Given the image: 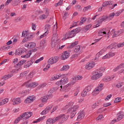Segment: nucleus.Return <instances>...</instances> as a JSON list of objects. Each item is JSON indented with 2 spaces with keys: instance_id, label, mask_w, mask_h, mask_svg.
<instances>
[{
  "instance_id": "obj_1",
  "label": "nucleus",
  "mask_w": 124,
  "mask_h": 124,
  "mask_svg": "<svg viewBox=\"0 0 124 124\" xmlns=\"http://www.w3.org/2000/svg\"><path fill=\"white\" fill-rule=\"evenodd\" d=\"M79 109V106H71V105H68L63 108V110L66 111L68 114H70L71 119H73L76 115V110Z\"/></svg>"
},
{
  "instance_id": "obj_2",
  "label": "nucleus",
  "mask_w": 124,
  "mask_h": 124,
  "mask_svg": "<svg viewBox=\"0 0 124 124\" xmlns=\"http://www.w3.org/2000/svg\"><path fill=\"white\" fill-rule=\"evenodd\" d=\"M32 116V113L31 111L25 112L22 114H21L19 117H17L14 122V124H18L21 120H23V121H26V120L31 118Z\"/></svg>"
},
{
  "instance_id": "obj_3",
  "label": "nucleus",
  "mask_w": 124,
  "mask_h": 124,
  "mask_svg": "<svg viewBox=\"0 0 124 124\" xmlns=\"http://www.w3.org/2000/svg\"><path fill=\"white\" fill-rule=\"evenodd\" d=\"M65 76H67V74H65V76H62V78L61 79V80L60 81H57L56 83L57 86H60V91H62V86L68 83V78H65Z\"/></svg>"
},
{
  "instance_id": "obj_4",
  "label": "nucleus",
  "mask_w": 124,
  "mask_h": 124,
  "mask_svg": "<svg viewBox=\"0 0 124 124\" xmlns=\"http://www.w3.org/2000/svg\"><path fill=\"white\" fill-rule=\"evenodd\" d=\"M22 86H25L26 88H35L38 86V83L36 82H31V80L28 81L22 84Z\"/></svg>"
},
{
  "instance_id": "obj_5",
  "label": "nucleus",
  "mask_w": 124,
  "mask_h": 124,
  "mask_svg": "<svg viewBox=\"0 0 124 124\" xmlns=\"http://www.w3.org/2000/svg\"><path fill=\"white\" fill-rule=\"evenodd\" d=\"M124 119V112H119L117 114V119H114L110 122L111 124H114L115 122H120L121 120Z\"/></svg>"
},
{
  "instance_id": "obj_6",
  "label": "nucleus",
  "mask_w": 124,
  "mask_h": 124,
  "mask_svg": "<svg viewBox=\"0 0 124 124\" xmlns=\"http://www.w3.org/2000/svg\"><path fill=\"white\" fill-rule=\"evenodd\" d=\"M55 122H58V121H60V120H61L62 123H63V122H65L68 119V117L67 116H66L65 114H61L58 117H57L56 118H54Z\"/></svg>"
},
{
  "instance_id": "obj_7",
  "label": "nucleus",
  "mask_w": 124,
  "mask_h": 124,
  "mask_svg": "<svg viewBox=\"0 0 124 124\" xmlns=\"http://www.w3.org/2000/svg\"><path fill=\"white\" fill-rule=\"evenodd\" d=\"M93 75L91 77V80H97L102 76V73H99L98 71H95L93 73Z\"/></svg>"
},
{
  "instance_id": "obj_8",
  "label": "nucleus",
  "mask_w": 124,
  "mask_h": 124,
  "mask_svg": "<svg viewBox=\"0 0 124 124\" xmlns=\"http://www.w3.org/2000/svg\"><path fill=\"white\" fill-rule=\"evenodd\" d=\"M58 37L53 36L51 39V47L55 48L58 45Z\"/></svg>"
},
{
  "instance_id": "obj_9",
  "label": "nucleus",
  "mask_w": 124,
  "mask_h": 124,
  "mask_svg": "<svg viewBox=\"0 0 124 124\" xmlns=\"http://www.w3.org/2000/svg\"><path fill=\"white\" fill-rule=\"evenodd\" d=\"M58 61H59V57L55 56L52 58H50L47 61L48 64H54L56 63Z\"/></svg>"
},
{
  "instance_id": "obj_10",
  "label": "nucleus",
  "mask_w": 124,
  "mask_h": 124,
  "mask_svg": "<svg viewBox=\"0 0 124 124\" xmlns=\"http://www.w3.org/2000/svg\"><path fill=\"white\" fill-rule=\"evenodd\" d=\"M108 5H112V1H106L104 2L102 4V7L100 8H99L98 11H102V10H104V8L103 7H107Z\"/></svg>"
},
{
  "instance_id": "obj_11",
  "label": "nucleus",
  "mask_w": 124,
  "mask_h": 124,
  "mask_svg": "<svg viewBox=\"0 0 124 124\" xmlns=\"http://www.w3.org/2000/svg\"><path fill=\"white\" fill-rule=\"evenodd\" d=\"M53 108L52 105H49L41 113V115H46L47 113H49L50 112V110H51Z\"/></svg>"
},
{
  "instance_id": "obj_12",
  "label": "nucleus",
  "mask_w": 124,
  "mask_h": 124,
  "mask_svg": "<svg viewBox=\"0 0 124 124\" xmlns=\"http://www.w3.org/2000/svg\"><path fill=\"white\" fill-rule=\"evenodd\" d=\"M95 65V63L93 62H88L85 66V69H87V70H90V69H92V68L94 67Z\"/></svg>"
},
{
  "instance_id": "obj_13",
  "label": "nucleus",
  "mask_w": 124,
  "mask_h": 124,
  "mask_svg": "<svg viewBox=\"0 0 124 124\" xmlns=\"http://www.w3.org/2000/svg\"><path fill=\"white\" fill-rule=\"evenodd\" d=\"M85 115V112L83 110H80L78 113L77 121H81L82 119H84Z\"/></svg>"
},
{
  "instance_id": "obj_14",
  "label": "nucleus",
  "mask_w": 124,
  "mask_h": 124,
  "mask_svg": "<svg viewBox=\"0 0 124 124\" xmlns=\"http://www.w3.org/2000/svg\"><path fill=\"white\" fill-rule=\"evenodd\" d=\"M35 100V96H29L27 97L24 101L25 103H31V102H32L33 100Z\"/></svg>"
},
{
  "instance_id": "obj_15",
  "label": "nucleus",
  "mask_w": 124,
  "mask_h": 124,
  "mask_svg": "<svg viewBox=\"0 0 124 124\" xmlns=\"http://www.w3.org/2000/svg\"><path fill=\"white\" fill-rule=\"evenodd\" d=\"M37 50V49H33L31 50V51H29L28 53H27L26 55H23L21 56V58H24L25 59H28L29 57H31V52H36Z\"/></svg>"
},
{
  "instance_id": "obj_16",
  "label": "nucleus",
  "mask_w": 124,
  "mask_h": 124,
  "mask_svg": "<svg viewBox=\"0 0 124 124\" xmlns=\"http://www.w3.org/2000/svg\"><path fill=\"white\" fill-rule=\"evenodd\" d=\"M25 47H27L28 48H31V49H32L36 46V44H35L34 42H31V43H26L25 45Z\"/></svg>"
},
{
  "instance_id": "obj_17",
  "label": "nucleus",
  "mask_w": 124,
  "mask_h": 124,
  "mask_svg": "<svg viewBox=\"0 0 124 124\" xmlns=\"http://www.w3.org/2000/svg\"><path fill=\"white\" fill-rule=\"evenodd\" d=\"M11 100L13 102L12 104L13 105H16L21 103V99L20 98H15L14 99H11Z\"/></svg>"
},
{
  "instance_id": "obj_18",
  "label": "nucleus",
  "mask_w": 124,
  "mask_h": 124,
  "mask_svg": "<svg viewBox=\"0 0 124 124\" xmlns=\"http://www.w3.org/2000/svg\"><path fill=\"white\" fill-rule=\"evenodd\" d=\"M107 50V47H104L102 49H101L99 52V53H98L96 55V57H95V60H97V59H98V58H99L100 55H102V54H103V53H105V52H106Z\"/></svg>"
},
{
  "instance_id": "obj_19",
  "label": "nucleus",
  "mask_w": 124,
  "mask_h": 124,
  "mask_svg": "<svg viewBox=\"0 0 124 124\" xmlns=\"http://www.w3.org/2000/svg\"><path fill=\"white\" fill-rule=\"evenodd\" d=\"M83 79V77L81 76H76L74 78H73V81L72 82V85H74V83L76 82V81H78L79 80H82Z\"/></svg>"
},
{
  "instance_id": "obj_20",
  "label": "nucleus",
  "mask_w": 124,
  "mask_h": 124,
  "mask_svg": "<svg viewBox=\"0 0 124 124\" xmlns=\"http://www.w3.org/2000/svg\"><path fill=\"white\" fill-rule=\"evenodd\" d=\"M24 53H25L24 48H18L16 50L15 55L16 56H20V55L24 54Z\"/></svg>"
},
{
  "instance_id": "obj_21",
  "label": "nucleus",
  "mask_w": 124,
  "mask_h": 124,
  "mask_svg": "<svg viewBox=\"0 0 124 124\" xmlns=\"http://www.w3.org/2000/svg\"><path fill=\"white\" fill-rule=\"evenodd\" d=\"M68 57H69V52H67V51H65L63 52V53L61 56L62 59L63 61L66 60L68 59Z\"/></svg>"
},
{
  "instance_id": "obj_22",
  "label": "nucleus",
  "mask_w": 124,
  "mask_h": 124,
  "mask_svg": "<svg viewBox=\"0 0 124 124\" xmlns=\"http://www.w3.org/2000/svg\"><path fill=\"white\" fill-rule=\"evenodd\" d=\"M115 56V53L114 52H109L107 55H105L102 57V60H105L106 59H109L111 57H114Z\"/></svg>"
},
{
  "instance_id": "obj_23",
  "label": "nucleus",
  "mask_w": 124,
  "mask_h": 124,
  "mask_svg": "<svg viewBox=\"0 0 124 124\" xmlns=\"http://www.w3.org/2000/svg\"><path fill=\"white\" fill-rule=\"evenodd\" d=\"M65 74H60L59 75H56L53 76V77L52 78L51 80H58V79L60 78H62V76H65Z\"/></svg>"
},
{
  "instance_id": "obj_24",
  "label": "nucleus",
  "mask_w": 124,
  "mask_h": 124,
  "mask_svg": "<svg viewBox=\"0 0 124 124\" xmlns=\"http://www.w3.org/2000/svg\"><path fill=\"white\" fill-rule=\"evenodd\" d=\"M33 34H35V33H33L32 34L30 35V37L27 36V37H26L25 38H24L21 42V44H23L25 43V42H27V41H28V40H30V39H31V36H32V35H33Z\"/></svg>"
},
{
  "instance_id": "obj_25",
  "label": "nucleus",
  "mask_w": 124,
  "mask_h": 124,
  "mask_svg": "<svg viewBox=\"0 0 124 124\" xmlns=\"http://www.w3.org/2000/svg\"><path fill=\"white\" fill-rule=\"evenodd\" d=\"M124 63H121L120 65L117 66L115 68L113 69V71L116 72V71H118L119 69H121V68H124Z\"/></svg>"
},
{
  "instance_id": "obj_26",
  "label": "nucleus",
  "mask_w": 124,
  "mask_h": 124,
  "mask_svg": "<svg viewBox=\"0 0 124 124\" xmlns=\"http://www.w3.org/2000/svg\"><path fill=\"white\" fill-rule=\"evenodd\" d=\"M13 75L12 74H9L8 75H5L2 77V79L3 80H7V79H9V78H11Z\"/></svg>"
},
{
  "instance_id": "obj_27",
  "label": "nucleus",
  "mask_w": 124,
  "mask_h": 124,
  "mask_svg": "<svg viewBox=\"0 0 124 124\" xmlns=\"http://www.w3.org/2000/svg\"><path fill=\"white\" fill-rule=\"evenodd\" d=\"M58 29V25H54L53 26V36H56V33H57V30Z\"/></svg>"
},
{
  "instance_id": "obj_28",
  "label": "nucleus",
  "mask_w": 124,
  "mask_h": 124,
  "mask_svg": "<svg viewBox=\"0 0 124 124\" xmlns=\"http://www.w3.org/2000/svg\"><path fill=\"white\" fill-rule=\"evenodd\" d=\"M54 123H56L55 121V119L54 118H49L46 121V124H54Z\"/></svg>"
},
{
  "instance_id": "obj_29",
  "label": "nucleus",
  "mask_w": 124,
  "mask_h": 124,
  "mask_svg": "<svg viewBox=\"0 0 124 124\" xmlns=\"http://www.w3.org/2000/svg\"><path fill=\"white\" fill-rule=\"evenodd\" d=\"M8 102V99L5 98L3 100H1L0 101V106H1V105H4V104H6Z\"/></svg>"
},
{
  "instance_id": "obj_30",
  "label": "nucleus",
  "mask_w": 124,
  "mask_h": 124,
  "mask_svg": "<svg viewBox=\"0 0 124 124\" xmlns=\"http://www.w3.org/2000/svg\"><path fill=\"white\" fill-rule=\"evenodd\" d=\"M68 34L69 35L70 38H72V37H74L75 35H76L74 30H72L70 32H68Z\"/></svg>"
},
{
  "instance_id": "obj_31",
  "label": "nucleus",
  "mask_w": 124,
  "mask_h": 124,
  "mask_svg": "<svg viewBox=\"0 0 124 124\" xmlns=\"http://www.w3.org/2000/svg\"><path fill=\"white\" fill-rule=\"evenodd\" d=\"M78 44V41H76L73 43L72 44H71L70 46H68V48H69V49H72V48H74Z\"/></svg>"
},
{
  "instance_id": "obj_32",
  "label": "nucleus",
  "mask_w": 124,
  "mask_h": 124,
  "mask_svg": "<svg viewBox=\"0 0 124 124\" xmlns=\"http://www.w3.org/2000/svg\"><path fill=\"white\" fill-rule=\"evenodd\" d=\"M31 65V60L25 63L24 65V67H25V68H28V67H30Z\"/></svg>"
},
{
  "instance_id": "obj_33",
  "label": "nucleus",
  "mask_w": 124,
  "mask_h": 124,
  "mask_svg": "<svg viewBox=\"0 0 124 124\" xmlns=\"http://www.w3.org/2000/svg\"><path fill=\"white\" fill-rule=\"evenodd\" d=\"M41 99L42 100V102L43 103H44L45 102H46L47 100H48V96L45 95L41 98Z\"/></svg>"
},
{
  "instance_id": "obj_34",
  "label": "nucleus",
  "mask_w": 124,
  "mask_h": 124,
  "mask_svg": "<svg viewBox=\"0 0 124 124\" xmlns=\"http://www.w3.org/2000/svg\"><path fill=\"white\" fill-rule=\"evenodd\" d=\"M90 93H88V92H86V90L84 89L81 93V96H82L83 97H85L86 95L89 96V95H90Z\"/></svg>"
},
{
  "instance_id": "obj_35",
  "label": "nucleus",
  "mask_w": 124,
  "mask_h": 124,
  "mask_svg": "<svg viewBox=\"0 0 124 124\" xmlns=\"http://www.w3.org/2000/svg\"><path fill=\"white\" fill-rule=\"evenodd\" d=\"M69 69V66L68 65H65L63 66V67L61 69V71H66Z\"/></svg>"
},
{
  "instance_id": "obj_36",
  "label": "nucleus",
  "mask_w": 124,
  "mask_h": 124,
  "mask_svg": "<svg viewBox=\"0 0 124 124\" xmlns=\"http://www.w3.org/2000/svg\"><path fill=\"white\" fill-rule=\"evenodd\" d=\"M60 88L61 87H54L51 89L49 92L50 93H55V92L58 91V90H59Z\"/></svg>"
},
{
  "instance_id": "obj_37",
  "label": "nucleus",
  "mask_w": 124,
  "mask_h": 124,
  "mask_svg": "<svg viewBox=\"0 0 124 124\" xmlns=\"http://www.w3.org/2000/svg\"><path fill=\"white\" fill-rule=\"evenodd\" d=\"M80 20H81V21L79 23V26H81V25H83V24H84V23H85V22H86V21L87 20V18L82 17V18H80Z\"/></svg>"
},
{
  "instance_id": "obj_38",
  "label": "nucleus",
  "mask_w": 124,
  "mask_h": 124,
  "mask_svg": "<svg viewBox=\"0 0 124 124\" xmlns=\"http://www.w3.org/2000/svg\"><path fill=\"white\" fill-rule=\"evenodd\" d=\"M29 35V33H28V31H23L22 32V37H28Z\"/></svg>"
},
{
  "instance_id": "obj_39",
  "label": "nucleus",
  "mask_w": 124,
  "mask_h": 124,
  "mask_svg": "<svg viewBox=\"0 0 124 124\" xmlns=\"http://www.w3.org/2000/svg\"><path fill=\"white\" fill-rule=\"evenodd\" d=\"M101 103V101L99 100L97 102H95V103L92 106V108H93L94 109L95 108H96V106H99V104Z\"/></svg>"
},
{
  "instance_id": "obj_40",
  "label": "nucleus",
  "mask_w": 124,
  "mask_h": 124,
  "mask_svg": "<svg viewBox=\"0 0 124 124\" xmlns=\"http://www.w3.org/2000/svg\"><path fill=\"white\" fill-rule=\"evenodd\" d=\"M111 80L112 79H111V78H110V77H106L104 78L103 79V82H110Z\"/></svg>"
},
{
  "instance_id": "obj_41",
  "label": "nucleus",
  "mask_w": 124,
  "mask_h": 124,
  "mask_svg": "<svg viewBox=\"0 0 124 124\" xmlns=\"http://www.w3.org/2000/svg\"><path fill=\"white\" fill-rule=\"evenodd\" d=\"M104 34H106V32L103 30H100L98 32L99 36H102V35H104Z\"/></svg>"
},
{
  "instance_id": "obj_42",
  "label": "nucleus",
  "mask_w": 124,
  "mask_h": 124,
  "mask_svg": "<svg viewBox=\"0 0 124 124\" xmlns=\"http://www.w3.org/2000/svg\"><path fill=\"white\" fill-rule=\"evenodd\" d=\"M47 42L46 40H42L40 42V47L41 48H44V44Z\"/></svg>"
},
{
  "instance_id": "obj_43",
  "label": "nucleus",
  "mask_w": 124,
  "mask_h": 124,
  "mask_svg": "<svg viewBox=\"0 0 124 124\" xmlns=\"http://www.w3.org/2000/svg\"><path fill=\"white\" fill-rule=\"evenodd\" d=\"M50 29H51V25L49 24H46L45 26V30L48 32L49 31H50Z\"/></svg>"
},
{
  "instance_id": "obj_44",
  "label": "nucleus",
  "mask_w": 124,
  "mask_h": 124,
  "mask_svg": "<svg viewBox=\"0 0 124 124\" xmlns=\"http://www.w3.org/2000/svg\"><path fill=\"white\" fill-rule=\"evenodd\" d=\"M80 49H81V46H77L75 47L74 52H75V53H78L79 52Z\"/></svg>"
},
{
  "instance_id": "obj_45",
  "label": "nucleus",
  "mask_w": 124,
  "mask_h": 124,
  "mask_svg": "<svg viewBox=\"0 0 124 124\" xmlns=\"http://www.w3.org/2000/svg\"><path fill=\"white\" fill-rule=\"evenodd\" d=\"M26 62H27L26 60H21L16 64V65L21 66V65H23V64H24Z\"/></svg>"
},
{
  "instance_id": "obj_46",
  "label": "nucleus",
  "mask_w": 124,
  "mask_h": 124,
  "mask_svg": "<svg viewBox=\"0 0 124 124\" xmlns=\"http://www.w3.org/2000/svg\"><path fill=\"white\" fill-rule=\"evenodd\" d=\"M115 47H116V44L113 43L108 46L107 48V49H113V48H115Z\"/></svg>"
},
{
  "instance_id": "obj_47",
  "label": "nucleus",
  "mask_w": 124,
  "mask_h": 124,
  "mask_svg": "<svg viewBox=\"0 0 124 124\" xmlns=\"http://www.w3.org/2000/svg\"><path fill=\"white\" fill-rule=\"evenodd\" d=\"M44 118L45 117L44 116L38 119L36 121L33 122V124H36L37 123H39V122H41L42 120H44Z\"/></svg>"
},
{
  "instance_id": "obj_48",
  "label": "nucleus",
  "mask_w": 124,
  "mask_h": 124,
  "mask_svg": "<svg viewBox=\"0 0 124 124\" xmlns=\"http://www.w3.org/2000/svg\"><path fill=\"white\" fill-rule=\"evenodd\" d=\"M105 71V67H101V68L97 70V71H98V72H99V73H102V72H104Z\"/></svg>"
},
{
  "instance_id": "obj_49",
  "label": "nucleus",
  "mask_w": 124,
  "mask_h": 124,
  "mask_svg": "<svg viewBox=\"0 0 124 124\" xmlns=\"http://www.w3.org/2000/svg\"><path fill=\"white\" fill-rule=\"evenodd\" d=\"M40 20H44L47 18V16H46L45 14L41 15L39 16Z\"/></svg>"
},
{
  "instance_id": "obj_50",
  "label": "nucleus",
  "mask_w": 124,
  "mask_h": 124,
  "mask_svg": "<svg viewBox=\"0 0 124 124\" xmlns=\"http://www.w3.org/2000/svg\"><path fill=\"white\" fill-rule=\"evenodd\" d=\"M84 90L86 92H87V93H90V92H91V91H92V88L91 87V86H88L87 87H86Z\"/></svg>"
},
{
  "instance_id": "obj_51",
  "label": "nucleus",
  "mask_w": 124,
  "mask_h": 124,
  "mask_svg": "<svg viewBox=\"0 0 124 124\" xmlns=\"http://www.w3.org/2000/svg\"><path fill=\"white\" fill-rule=\"evenodd\" d=\"M69 85H72V83H70V84L69 83L68 84L65 85L63 88V90L64 91H66V90H68L69 89V88H68V87L69 86Z\"/></svg>"
},
{
  "instance_id": "obj_52",
  "label": "nucleus",
  "mask_w": 124,
  "mask_h": 124,
  "mask_svg": "<svg viewBox=\"0 0 124 124\" xmlns=\"http://www.w3.org/2000/svg\"><path fill=\"white\" fill-rule=\"evenodd\" d=\"M73 30L74 31L75 33H76V34L77 33H78V32H80V31L82 30V29L80 28H78Z\"/></svg>"
},
{
  "instance_id": "obj_53",
  "label": "nucleus",
  "mask_w": 124,
  "mask_h": 124,
  "mask_svg": "<svg viewBox=\"0 0 124 124\" xmlns=\"http://www.w3.org/2000/svg\"><path fill=\"white\" fill-rule=\"evenodd\" d=\"M101 91V89L98 88V89H95L93 90V93H96V94H97Z\"/></svg>"
},
{
  "instance_id": "obj_54",
  "label": "nucleus",
  "mask_w": 124,
  "mask_h": 124,
  "mask_svg": "<svg viewBox=\"0 0 124 124\" xmlns=\"http://www.w3.org/2000/svg\"><path fill=\"white\" fill-rule=\"evenodd\" d=\"M68 38H70V37H69L68 33H66L64 38L62 39V40H66V39H68Z\"/></svg>"
},
{
  "instance_id": "obj_55",
  "label": "nucleus",
  "mask_w": 124,
  "mask_h": 124,
  "mask_svg": "<svg viewBox=\"0 0 124 124\" xmlns=\"http://www.w3.org/2000/svg\"><path fill=\"white\" fill-rule=\"evenodd\" d=\"M90 28H92V24H91L86 26L84 27V29H85V31H89L90 30Z\"/></svg>"
},
{
  "instance_id": "obj_56",
  "label": "nucleus",
  "mask_w": 124,
  "mask_h": 124,
  "mask_svg": "<svg viewBox=\"0 0 124 124\" xmlns=\"http://www.w3.org/2000/svg\"><path fill=\"white\" fill-rule=\"evenodd\" d=\"M44 59V57H41L40 59H37L35 61V63H38V62H41V61H43Z\"/></svg>"
},
{
  "instance_id": "obj_57",
  "label": "nucleus",
  "mask_w": 124,
  "mask_h": 124,
  "mask_svg": "<svg viewBox=\"0 0 124 124\" xmlns=\"http://www.w3.org/2000/svg\"><path fill=\"white\" fill-rule=\"evenodd\" d=\"M121 100H122V98L117 97V98H115V99L114 100V102L116 103H117L118 102H120Z\"/></svg>"
},
{
  "instance_id": "obj_58",
  "label": "nucleus",
  "mask_w": 124,
  "mask_h": 124,
  "mask_svg": "<svg viewBox=\"0 0 124 124\" xmlns=\"http://www.w3.org/2000/svg\"><path fill=\"white\" fill-rule=\"evenodd\" d=\"M108 18L109 17L108 16H102V18L101 19L103 20V21H105V20H107V19H108Z\"/></svg>"
},
{
  "instance_id": "obj_59",
  "label": "nucleus",
  "mask_w": 124,
  "mask_h": 124,
  "mask_svg": "<svg viewBox=\"0 0 124 124\" xmlns=\"http://www.w3.org/2000/svg\"><path fill=\"white\" fill-rule=\"evenodd\" d=\"M91 8V6H88L87 7H84L83 9V12H86V11H88L89 9Z\"/></svg>"
},
{
  "instance_id": "obj_60",
  "label": "nucleus",
  "mask_w": 124,
  "mask_h": 124,
  "mask_svg": "<svg viewBox=\"0 0 124 124\" xmlns=\"http://www.w3.org/2000/svg\"><path fill=\"white\" fill-rule=\"evenodd\" d=\"M48 34V32L46 31L43 35H41L40 37V38H43V37H45Z\"/></svg>"
},
{
  "instance_id": "obj_61",
  "label": "nucleus",
  "mask_w": 124,
  "mask_h": 124,
  "mask_svg": "<svg viewBox=\"0 0 124 124\" xmlns=\"http://www.w3.org/2000/svg\"><path fill=\"white\" fill-rule=\"evenodd\" d=\"M103 115H99L98 117L96 118L97 121H99V120H101L103 119Z\"/></svg>"
},
{
  "instance_id": "obj_62",
  "label": "nucleus",
  "mask_w": 124,
  "mask_h": 124,
  "mask_svg": "<svg viewBox=\"0 0 124 124\" xmlns=\"http://www.w3.org/2000/svg\"><path fill=\"white\" fill-rule=\"evenodd\" d=\"M124 32V29H120L118 31V34H122V33Z\"/></svg>"
},
{
  "instance_id": "obj_63",
  "label": "nucleus",
  "mask_w": 124,
  "mask_h": 124,
  "mask_svg": "<svg viewBox=\"0 0 124 124\" xmlns=\"http://www.w3.org/2000/svg\"><path fill=\"white\" fill-rule=\"evenodd\" d=\"M19 4V3H18V1L16 0L15 1H13V5L14 6H17Z\"/></svg>"
},
{
  "instance_id": "obj_64",
  "label": "nucleus",
  "mask_w": 124,
  "mask_h": 124,
  "mask_svg": "<svg viewBox=\"0 0 124 124\" xmlns=\"http://www.w3.org/2000/svg\"><path fill=\"white\" fill-rule=\"evenodd\" d=\"M123 46H124L123 43H120L117 45V47L118 48H121V47H123Z\"/></svg>"
}]
</instances>
